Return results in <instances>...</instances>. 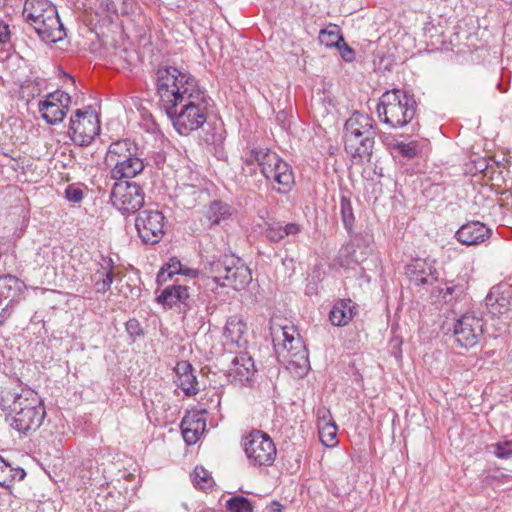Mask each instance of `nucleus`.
Masks as SVG:
<instances>
[{
    "label": "nucleus",
    "instance_id": "bb28decb",
    "mask_svg": "<svg viewBox=\"0 0 512 512\" xmlns=\"http://www.w3.org/2000/svg\"><path fill=\"white\" fill-rule=\"evenodd\" d=\"M301 231V228L296 223L282 224L280 222L269 223L265 229V236L272 242H278L284 237L289 235H296Z\"/></svg>",
    "mask_w": 512,
    "mask_h": 512
},
{
    "label": "nucleus",
    "instance_id": "e433bc0d",
    "mask_svg": "<svg viewBox=\"0 0 512 512\" xmlns=\"http://www.w3.org/2000/svg\"><path fill=\"white\" fill-rule=\"evenodd\" d=\"M175 383L180 389L183 390V392L187 396L195 395L198 392V383L196 376L193 374V372L185 374L183 376H178V378H176L175 380Z\"/></svg>",
    "mask_w": 512,
    "mask_h": 512
},
{
    "label": "nucleus",
    "instance_id": "a211bd4d",
    "mask_svg": "<svg viewBox=\"0 0 512 512\" xmlns=\"http://www.w3.org/2000/svg\"><path fill=\"white\" fill-rule=\"evenodd\" d=\"M270 329L275 352L279 350L290 352L303 347L300 335L293 325L272 324Z\"/></svg>",
    "mask_w": 512,
    "mask_h": 512
},
{
    "label": "nucleus",
    "instance_id": "79ce46f5",
    "mask_svg": "<svg viewBox=\"0 0 512 512\" xmlns=\"http://www.w3.org/2000/svg\"><path fill=\"white\" fill-rule=\"evenodd\" d=\"M56 253L57 248H50L49 246L41 247L37 253V264L41 266H53Z\"/></svg>",
    "mask_w": 512,
    "mask_h": 512
},
{
    "label": "nucleus",
    "instance_id": "2eb2a0df",
    "mask_svg": "<svg viewBox=\"0 0 512 512\" xmlns=\"http://www.w3.org/2000/svg\"><path fill=\"white\" fill-rule=\"evenodd\" d=\"M23 289L24 283L16 276H0V322H4L11 315L13 304L18 301Z\"/></svg>",
    "mask_w": 512,
    "mask_h": 512
},
{
    "label": "nucleus",
    "instance_id": "423d86ee",
    "mask_svg": "<svg viewBox=\"0 0 512 512\" xmlns=\"http://www.w3.org/2000/svg\"><path fill=\"white\" fill-rule=\"evenodd\" d=\"M12 409L15 415L11 426L24 435L39 429L46 416L42 401L33 391L16 394Z\"/></svg>",
    "mask_w": 512,
    "mask_h": 512
},
{
    "label": "nucleus",
    "instance_id": "9b49d317",
    "mask_svg": "<svg viewBox=\"0 0 512 512\" xmlns=\"http://www.w3.org/2000/svg\"><path fill=\"white\" fill-rule=\"evenodd\" d=\"M110 200L112 205L123 214L135 213L144 205V192L135 182H114Z\"/></svg>",
    "mask_w": 512,
    "mask_h": 512
},
{
    "label": "nucleus",
    "instance_id": "a18cd8bd",
    "mask_svg": "<svg viewBox=\"0 0 512 512\" xmlns=\"http://www.w3.org/2000/svg\"><path fill=\"white\" fill-rule=\"evenodd\" d=\"M125 328L131 338L135 339L143 336V328L140 322L135 318L129 319L125 324Z\"/></svg>",
    "mask_w": 512,
    "mask_h": 512
},
{
    "label": "nucleus",
    "instance_id": "aec40b11",
    "mask_svg": "<svg viewBox=\"0 0 512 512\" xmlns=\"http://www.w3.org/2000/svg\"><path fill=\"white\" fill-rule=\"evenodd\" d=\"M491 236V229L479 221L462 225L455 233V238L467 246L479 245Z\"/></svg>",
    "mask_w": 512,
    "mask_h": 512
},
{
    "label": "nucleus",
    "instance_id": "b1692460",
    "mask_svg": "<svg viewBox=\"0 0 512 512\" xmlns=\"http://www.w3.org/2000/svg\"><path fill=\"white\" fill-rule=\"evenodd\" d=\"M231 363V374L241 382L249 380L255 372V364L251 354H237Z\"/></svg>",
    "mask_w": 512,
    "mask_h": 512
},
{
    "label": "nucleus",
    "instance_id": "6e6552de",
    "mask_svg": "<svg viewBox=\"0 0 512 512\" xmlns=\"http://www.w3.org/2000/svg\"><path fill=\"white\" fill-rule=\"evenodd\" d=\"M157 302L165 307L178 306L183 319L195 318L200 312L204 300L195 294V289L188 285L174 284L166 287L157 297Z\"/></svg>",
    "mask_w": 512,
    "mask_h": 512
},
{
    "label": "nucleus",
    "instance_id": "c85d7f7f",
    "mask_svg": "<svg viewBox=\"0 0 512 512\" xmlns=\"http://www.w3.org/2000/svg\"><path fill=\"white\" fill-rule=\"evenodd\" d=\"M287 370L296 378H303L310 370L308 354H290Z\"/></svg>",
    "mask_w": 512,
    "mask_h": 512
},
{
    "label": "nucleus",
    "instance_id": "f8f14e48",
    "mask_svg": "<svg viewBox=\"0 0 512 512\" xmlns=\"http://www.w3.org/2000/svg\"><path fill=\"white\" fill-rule=\"evenodd\" d=\"M165 217L160 211L144 210L138 214L135 227L138 236L145 244H156L164 235Z\"/></svg>",
    "mask_w": 512,
    "mask_h": 512
},
{
    "label": "nucleus",
    "instance_id": "4d7b16f0",
    "mask_svg": "<svg viewBox=\"0 0 512 512\" xmlns=\"http://www.w3.org/2000/svg\"><path fill=\"white\" fill-rule=\"evenodd\" d=\"M395 355H396L397 361H399L401 354H395Z\"/></svg>",
    "mask_w": 512,
    "mask_h": 512
},
{
    "label": "nucleus",
    "instance_id": "cd10ccee",
    "mask_svg": "<svg viewBox=\"0 0 512 512\" xmlns=\"http://www.w3.org/2000/svg\"><path fill=\"white\" fill-rule=\"evenodd\" d=\"M205 215L211 224H220L231 216V207L225 202L216 200L210 203Z\"/></svg>",
    "mask_w": 512,
    "mask_h": 512
},
{
    "label": "nucleus",
    "instance_id": "f257e3e1",
    "mask_svg": "<svg viewBox=\"0 0 512 512\" xmlns=\"http://www.w3.org/2000/svg\"><path fill=\"white\" fill-rule=\"evenodd\" d=\"M156 91L160 106L180 135H188L207 121L209 97L188 72L174 66L156 71Z\"/></svg>",
    "mask_w": 512,
    "mask_h": 512
},
{
    "label": "nucleus",
    "instance_id": "864d4df0",
    "mask_svg": "<svg viewBox=\"0 0 512 512\" xmlns=\"http://www.w3.org/2000/svg\"><path fill=\"white\" fill-rule=\"evenodd\" d=\"M318 425L325 422H334L328 409L322 407L317 410Z\"/></svg>",
    "mask_w": 512,
    "mask_h": 512
},
{
    "label": "nucleus",
    "instance_id": "4c0bfd02",
    "mask_svg": "<svg viewBox=\"0 0 512 512\" xmlns=\"http://www.w3.org/2000/svg\"><path fill=\"white\" fill-rule=\"evenodd\" d=\"M462 293V286L453 284V282L445 283L444 287L438 288V298L445 303L456 300Z\"/></svg>",
    "mask_w": 512,
    "mask_h": 512
},
{
    "label": "nucleus",
    "instance_id": "37998d69",
    "mask_svg": "<svg viewBox=\"0 0 512 512\" xmlns=\"http://www.w3.org/2000/svg\"><path fill=\"white\" fill-rule=\"evenodd\" d=\"M181 427H189L193 430L197 428V432L202 434L206 427V421L197 414L186 415L182 419Z\"/></svg>",
    "mask_w": 512,
    "mask_h": 512
},
{
    "label": "nucleus",
    "instance_id": "f3484780",
    "mask_svg": "<svg viewBox=\"0 0 512 512\" xmlns=\"http://www.w3.org/2000/svg\"><path fill=\"white\" fill-rule=\"evenodd\" d=\"M405 274L416 286L432 285L437 280L434 262L429 259H413L405 266Z\"/></svg>",
    "mask_w": 512,
    "mask_h": 512
},
{
    "label": "nucleus",
    "instance_id": "603ef678",
    "mask_svg": "<svg viewBox=\"0 0 512 512\" xmlns=\"http://www.w3.org/2000/svg\"><path fill=\"white\" fill-rule=\"evenodd\" d=\"M10 30L9 26L4 22H0V44L1 45H9L10 44Z\"/></svg>",
    "mask_w": 512,
    "mask_h": 512
},
{
    "label": "nucleus",
    "instance_id": "20e7f679",
    "mask_svg": "<svg viewBox=\"0 0 512 512\" xmlns=\"http://www.w3.org/2000/svg\"><path fill=\"white\" fill-rule=\"evenodd\" d=\"M23 16L46 43H56L66 37L58 11L49 0H25Z\"/></svg>",
    "mask_w": 512,
    "mask_h": 512
},
{
    "label": "nucleus",
    "instance_id": "09e8293b",
    "mask_svg": "<svg viewBox=\"0 0 512 512\" xmlns=\"http://www.w3.org/2000/svg\"><path fill=\"white\" fill-rule=\"evenodd\" d=\"M495 455L498 458H509L512 455V444L509 442L498 443L495 446Z\"/></svg>",
    "mask_w": 512,
    "mask_h": 512
},
{
    "label": "nucleus",
    "instance_id": "1a4fd4ad",
    "mask_svg": "<svg viewBox=\"0 0 512 512\" xmlns=\"http://www.w3.org/2000/svg\"><path fill=\"white\" fill-rule=\"evenodd\" d=\"M244 452L250 463L257 466H270L276 457V447L268 434L252 431L243 439Z\"/></svg>",
    "mask_w": 512,
    "mask_h": 512
},
{
    "label": "nucleus",
    "instance_id": "8fccbe9b",
    "mask_svg": "<svg viewBox=\"0 0 512 512\" xmlns=\"http://www.w3.org/2000/svg\"><path fill=\"white\" fill-rule=\"evenodd\" d=\"M340 51L341 57L346 62H352L355 58V53L352 48H350L344 41L339 43V47H337Z\"/></svg>",
    "mask_w": 512,
    "mask_h": 512
},
{
    "label": "nucleus",
    "instance_id": "a878e982",
    "mask_svg": "<svg viewBox=\"0 0 512 512\" xmlns=\"http://www.w3.org/2000/svg\"><path fill=\"white\" fill-rule=\"evenodd\" d=\"M26 472L20 466H12L0 456V487L10 489L16 481L25 478Z\"/></svg>",
    "mask_w": 512,
    "mask_h": 512
},
{
    "label": "nucleus",
    "instance_id": "de8ad7c7",
    "mask_svg": "<svg viewBox=\"0 0 512 512\" xmlns=\"http://www.w3.org/2000/svg\"><path fill=\"white\" fill-rule=\"evenodd\" d=\"M181 430L183 439L188 445L195 444L201 435L200 433L197 432V429L193 430L189 427H181Z\"/></svg>",
    "mask_w": 512,
    "mask_h": 512
},
{
    "label": "nucleus",
    "instance_id": "ea45409f",
    "mask_svg": "<svg viewBox=\"0 0 512 512\" xmlns=\"http://www.w3.org/2000/svg\"><path fill=\"white\" fill-rule=\"evenodd\" d=\"M229 512H252L253 508L250 501L243 496H235L226 502Z\"/></svg>",
    "mask_w": 512,
    "mask_h": 512
},
{
    "label": "nucleus",
    "instance_id": "412c9836",
    "mask_svg": "<svg viewBox=\"0 0 512 512\" xmlns=\"http://www.w3.org/2000/svg\"><path fill=\"white\" fill-rule=\"evenodd\" d=\"M371 251L369 245L359 241L348 243L339 251V263L342 267H349L352 263L360 264L367 259Z\"/></svg>",
    "mask_w": 512,
    "mask_h": 512
},
{
    "label": "nucleus",
    "instance_id": "5701e85b",
    "mask_svg": "<svg viewBox=\"0 0 512 512\" xmlns=\"http://www.w3.org/2000/svg\"><path fill=\"white\" fill-rule=\"evenodd\" d=\"M139 152V147L130 139H122L110 144L107 161L111 164L115 163L117 159L122 160L130 156H135Z\"/></svg>",
    "mask_w": 512,
    "mask_h": 512
},
{
    "label": "nucleus",
    "instance_id": "3c124183",
    "mask_svg": "<svg viewBox=\"0 0 512 512\" xmlns=\"http://www.w3.org/2000/svg\"><path fill=\"white\" fill-rule=\"evenodd\" d=\"M176 378L192 372V365L187 361L178 362L174 368Z\"/></svg>",
    "mask_w": 512,
    "mask_h": 512
},
{
    "label": "nucleus",
    "instance_id": "7ed1b4c3",
    "mask_svg": "<svg viewBox=\"0 0 512 512\" xmlns=\"http://www.w3.org/2000/svg\"><path fill=\"white\" fill-rule=\"evenodd\" d=\"M376 127L368 114L356 111L344 124V148L355 163L369 162L375 146Z\"/></svg>",
    "mask_w": 512,
    "mask_h": 512
},
{
    "label": "nucleus",
    "instance_id": "c756f323",
    "mask_svg": "<svg viewBox=\"0 0 512 512\" xmlns=\"http://www.w3.org/2000/svg\"><path fill=\"white\" fill-rule=\"evenodd\" d=\"M319 42L329 48L339 47V43L343 42L339 26L330 25L322 29L319 33Z\"/></svg>",
    "mask_w": 512,
    "mask_h": 512
},
{
    "label": "nucleus",
    "instance_id": "f704fd0d",
    "mask_svg": "<svg viewBox=\"0 0 512 512\" xmlns=\"http://www.w3.org/2000/svg\"><path fill=\"white\" fill-rule=\"evenodd\" d=\"M22 362L11 354H0V370L7 376H16L22 367Z\"/></svg>",
    "mask_w": 512,
    "mask_h": 512
},
{
    "label": "nucleus",
    "instance_id": "6e6d98bb",
    "mask_svg": "<svg viewBox=\"0 0 512 512\" xmlns=\"http://www.w3.org/2000/svg\"><path fill=\"white\" fill-rule=\"evenodd\" d=\"M198 273L199 272L196 269L187 268V267L182 266V271L179 273V275H185V276L190 277L191 279H194L198 276Z\"/></svg>",
    "mask_w": 512,
    "mask_h": 512
},
{
    "label": "nucleus",
    "instance_id": "2f4dec72",
    "mask_svg": "<svg viewBox=\"0 0 512 512\" xmlns=\"http://www.w3.org/2000/svg\"><path fill=\"white\" fill-rule=\"evenodd\" d=\"M391 148L394 153L406 159H413L421 152L418 141H410L407 143L403 141L395 142L391 145Z\"/></svg>",
    "mask_w": 512,
    "mask_h": 512
},
{
    "label": "nucleus",
    "instance_id": "ddd939ff",
    "mask_svg": "<svg viewBox=\"0 0 512 512\" xmlns=\"http://www.w3.org/2000/svg\"><path fill=\"white\" fill-rule=\"evenodd\" d=\"M70 102L71 97L68 93L56 90L39 101L38 110L42 119L50 125H55L63 121Z\"/></svg>",
    "mask_w": 512,
    "mask_h": 512
},
{
    "label": "nucleus",
    "instance_id": "a19ab883",
    "mask_svg": "<svg viewBox=\"0 0 512 512\" xmlns=\"http://www.w3.org/2000/svg\"><path fill=\"white\" fill-rule=\"evenodd\" d=\"M193 481H194V484L197 487H199L200 489L209 488L213 483L211 473L208 470H206L205 468L199 467V466H197L194 469Z\"/></svg>",
    "mask_w": 512,
    "mask_h": 512
},
{
    "label": "nucleus",
    "instance_id": "c9c22d12",
    "mask_svg": "<svg viewBox=\"0 0 512 512\" xmlns=\"http://www.w3.org/2000/svg\"><path fill=\"white\" fill-rule=\"evenodd\" d=\"M182 263L177 258H171L168 263L160 269L157 274V281L159 283L166 282L175 274H179L182 271Z\"/></svg>",
    "mask_w": 512,
    "mask_h": 512
},
{
    "label": "nucleus",
    "instance_id": "393cba45",
    "mask_svg": "<svg viewBox=\"0 0 512 512\" xmlns=\"http://www.w3.org/2000/svg\"><path fill=\"white\" fill-rule=\"evenodd\" d=\"M354 306L351 300L338 301L329 313V319L334 326H345L354 316Z\"/></svg>",
    "mask_w": 512,
    "mask_h": 512
},
{
    "label": "nucleus",
    "instance_id": "5fc2aeb1",
    "mask_svg": "<svg viewBox=\"0 0 512 512\" xmlns=\"http://www.w3.org/2000/svg\"><path fill=\"white\" fill-rule=\"evenodd\" d=\"M402 343V338L398 335H394L389 341V345L392 351H400Z\"/></svg>",
    "mask_w": 512,
    "mask_h": 512
},
{
    "label": "nucleus",
    "instance_id": "4468645a",
    "mask_svg": "<svg viewBox=\"0 0 512 512\" xmlns=\"http://www.w3.org/2000/svg\"><path fill=\"white\" fill-rule=\"evenodd\" d=\"M483 333V321L474 313H465L454 325V338L461 348H473Z\"/></svg>",
    "mask_w": 512,
    "mask_h": 512
},
{
    "label": "nucleus",
    "instance_id": "9d476101",
    "mask_svg": "<svg viewBox=\"0 0 512 512\" xmlns=\"http://www.w3.org/2000/svg\"><path fill=\"white\" fill-rule=\"evenodd\" d=\"M100 132V121L97 114L87 109L76 110L70 118L69 135L72 141L79 146H88Z\"/></svg>",
    "mask_w": 512,
    "mask_h": 512
},
{
    "label": "nucleus",
    "instance_id": "0eeeda50",
    "mask_svg": "<svg viewBox=\"0 0 512 512\" xmlns=\"http://www.w3.org/2000/svg\"><path fill=\"white\" fill-rule=\"evenodd\" d=\"M211 277L207 280L216 286L232 287L235 290L244 289L252 280L249 267L235 255H223L211 263Z\"/></svg>",
    "mask_w": 512,
    "mask_h": 512
},
{
    "label": "nucleus",
    "instance_id": "c03bdc74",
    "mask_svg": "<svg viewBox=\"0 0 512 512\" xmlns=\"http://www.w3.org/2000/svg\"><path fill=\"white\" fill-rule=\"evenodd\" d=\"M213 132H206L204 141L207 144L219 145L225 139L224 130L222 126L212 128Z\"/></svg>",
    "mask_w": 512,
    "mask_h": 512
},
{
    "label": "nucleus",
    "instance_id": "dca6fc26",
    "mask_svg": "<svg viewBox=\"0 0 512 512\" xmlns=\"http://www.w3.org/2000/svg\"><path fill=\"white\" fill-rule=\"evenodd\" d=\"M485 306L492 316H500L512 309V286L499 283L493 286L485 298Z\"/></svg>",
    "mask_w": 512,
    "mask_h": 512
},
{
    "label": "nucleus",
    "instance_id": "f03ea898",
    "mask_svg": "<svg viewBox=\"0 0 512 512\" xmlns=\"http://www.w3.org/2000/svg\"><path fill=\"white\" fill-rule=\"evenodd\" d=\"M257 167L272 188L280 194L288 193L295 184L291 166L270 149L254 148L243 159L242 175H257Z\"/></svg>",
    "mask_w": 512,
    "mask_h": 512
},
{
    "label": "nucleus",
    "instance_id": "58836bf2",
    "mask_svg": "<svg viewBox=\"0 0 512 512\" xmlns=\"http://www.w3.org/2000/svg\"><path fill=\"white\" fill-rule=\"evenodd\" d=\"M94 282L95 291L97 293H106L110 289L111 284L113 283L112 271L98 270L94 275Z\"/></svg>",
    "mask_w": 512,
    "mask_h": 512
},
{
    "label": "nucleus",
    "instance_id": "49530a36",
    "mask_svg": "<svg viewBox=\"0 0 512 512\" xmlns=\"http://www.w3.org/2000/svg\"><path fill=\"white\" fill-rule=\"evenodd\" d=\"M66 199L69 202L79 203L83 199V191L73 185H69L65 191Z\"/></svg>",
    "mask_w": 512,
    "mask_h": 512
},
{
    "label": "nucleus",
    "instance_id": "473e14b6",
    "mask_svg": "<svg viewBox=\"0 0 512 512\" xmlns=\"http://www.w3.org/2000/svg\"><path fill=\"white\" fill-rule=\"evenodd\" d=\"M340 214L345 229L348 231V233H351L354 226L355 217L351 200L344 194L341 195L340 199Z\"/></svg>",
    "mask_w": 512,
    "mask_h": 512
},
{
    "label": "nucleus",
    "instance_id": "72a5a7b5",
    "mask_svg": "<svg viewBox=\"0 0 512 512\" xmlns=\"http://www.w3.org/2000/svg\"><path fill=\"white\" fill-rule=\"evenodd\" d=\"M106 11L116 16L128 15L133 8V0H106Z\"/></svg>",
    "mask_w": 512,
    "mask_h": 512
},
{
    "label": "nucleus",
    "instance_id": "39448f33",
    "mask_svg": "<svg viewBox=\"0 0 512 512\" xmlns=\"http://www.w3.org/2000/svg\"><path fill=\"white\" fill-rule=\"evenodd\" d=\"M417 103L413 95L404 90L393 89L382 94L376 112L379 120L390 128L408 125L416 115Z\"/></svg>",
    "mask_w": 512,
    "mask_h": 512
},
{
    "label": "nucleus",
    "instance_id": "6ab92c4d",
    "mask_svg": "<svg viewBox=\"0 0 512 512\" xmlns=\"http://www.w3.org/2000/svg\"><path fill=\"white\" fill-rule=\"evenodd\" d=\"M111 165V179L115 180V182H121L130 181V179L138 176L143 172L146 164L141 153L138 152L135 156L123 158L122 160L117 159V161Z\"/></svg>",
    "mask_w": 512,
    "mask_h": 512
},
{
    "label": "nucleus",
    "instance_id": "7c9ffc66",
    "mask_svg": "<svg viewBox=\"0 0 512 512\" xmlns=\"http://www.w3.org/2000/svg\"><path fill=\"white\" fill-rule=\"evenodd\" d=\"M318 429L319 439L324 446L332 448L337 445L338 428L335 422H325L323 424H319Z\"/></svg>",
    "mask_w": 512,
    "mask_h": 512
},
{
    "label": "nucleus",
    "instance_id": "4be33fe9",
    "mask_svg": "<svg viewBox=\"0 0 512 512\" xmlns=\"http://www.w3.org/2000/svg\"><path fill=\"white\" fill-rule=\"evenodd\" d=\"M246 332V325L243 323V321L234 316L230 317L225 326L224 331V338H225V345H230V350L232 347H236L238 349H245L247 345V340L244 337V334Z\"/></svg>",
    "mask_w": 512,
    "mask_h": 512
}]
</instances>
